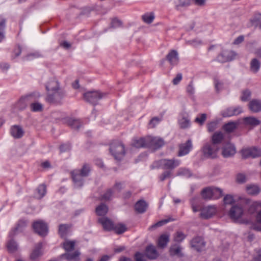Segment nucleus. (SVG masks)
I'll list each match as a JSON object with an SVG mask.
<instances>
[{
	"label": "nucleus",
	"instance_id": "nucleus-1",
	"mask_svg": "<svg viewBox=\"0 0 261 261\" xmlns=\"http://www.w3.org/2000/svg\"><path fill=\"white\" fill-rule=\"evenodd\" d=\"M109 149L112 155L117 161L121 160L125 154L124 146L119 141L112 142Z\"/></svg>",
	"mask_w": 261,
	"mask_h": 261
},
{
	"label": "nucleus",
	"instance_id": "nucleus-2",
	"mask_svg": "<svg viewBox=\"0 0 261 261\" xmlns=\"http://www.w3.org/2000/svg\"><path fill=\"white\" fill-rule=\"evenodd\" d=\"M107 96V93L99 91H88L84 94L85 99L93 105L97 103L98 101Z\"/></svg>",
	"mask_w": 261,
	"mask_h": 261
},
{
	"label": "nucleus",
	"instance_id": "nucleus-3",
	"mask_svg": "<svg viewBox=\"0 0 261 261\" xmlns=\"http://www.w3.org/2000/svg\"><path fill=\"white\" fill-rule=\"evenodd\" d=\"M219 148L218 146H216L212 142H207L203 146L202 151L204 156L213 159L216 157Z\"/></svg>",
	"mask_w": 261,
	"mask_h": 261
},
{
	"label": "nucleus",
	"instance_id": "nucleus-4",
	"mask_svg": "<svg viewBox=\"0 0 261 261\" xmlns=\"http://www.w3.org/2000/svg\"><path fill=\"white\" fill-rule=\"evenodd\" d=\"M64 96V92L60 89H59V90H54L47 93L46 100L50 103H58L61 101Z\"/></svg>",
	"mask_w": 261,
	"mask_h": 261
},
{
	"label": "nucleus",
	"instance_id": "nucleus-5",
	"mask_svg": "<svg viewBox=\"0 0 261 261\" xmlns=\"http://www.w3.org/2000/svg\"><path fill=\"white\" fill-rule=\"evenodd\" d=\"M244 214L243 207L240 205H233L229 210L228 215L233 221H237L241 218Z\"/></svg>",
	"mask_w": 261,
	"mask_h": 261
},
{
	"label": "nucleus",
	"instance_id": "nucleus-6",
	"mask_svg": "<svg viewBox=\"0 0 261 261\" xmlns=\"http://www.w3.org/2000/svg\"><path fill=\"white\" fill-rule=\"evenodd\" d=\"M33 228L41 236H46L48 232L47 224L41 220L35 222L33 224Z\"/></svg>",
	"mask_w": 261,
	"mask_h": 261
},
{
	"label": "nucleus",
	"instance_id": "nucleus-7",
	"mask_svg": "<svg viewBox=\"0 0 261 261\" xmlns=\"http://www.w3.org/2000/svg\"><path fill=\"white\" fill-rule=\"evenodd\" d=\"M147 147L158 149L164 144V140L158 137H147Z\"/></svg>",
	"mask_w": 261,
	"mask_h": 261
},
{
	"label": "nucleus",
	"instance_id": "nucleus-8",
	"mask_svg": "<svg viewBox=\"0 0 261 261\" xmlns=\"http://www.w3.org/2000/svg\"><path fill=\"white\" fill-rule=\"evenodd\" d=\"M74 187L76 188H81L84 183L85 176L82 175L79 170H74L71 172Z\"/></svg>",
	"mask_w": 261,
	"mask_h": 261
},
{
	"label": "nucleus",
	"instance_id": "nucleus-9",
	"mask_svg": "<svg viewBox=\"0 0 261 261\" xmlns=\"http://www.w3.org/2000/svg\"><path fill=\"white\" fill-rule=\"evenodd\" d=\"M191 246L194 250L200 252L204 249L205 243L201 237H196L191 241Z\"/></svg>",
	"mask_w": 261,
	"mask_h": 261
},
{
	"label": "nucleus",
	"instance_id": "nucleus-10",
	"mask_svg": "<svg viewBox=\"0 0 261 261\" xmlns=\"http://www.w3.org/2000/svg\"><path fill=\"white\" fill-rule=\"evenodd\" d=\"M216 212L217 210L215 206H206L201 209L200 217L205 219H209L215 215Z\"/></svg>",
	"mask_w": 261,
	"mask_h": 261
},
{
	"label": "nucleus",
	"instance_id": "nucleus-11",
	"mask_svg": "<svg viewBox=\"0 0 261 261\" xmlns=\"http://www.w3.org/2000/svg\"><path fill=\"white\" fill-rule=\"evenodd\" d=\"M160 163L165 169H172L179 165L180 161L175 159H164L160 160Z\"/></svg>",
	"mask_w": 261,
	"mask_h": 261
},
{
	"label": "nucleus",
	"instance_id": "nucleus-12",
	"mask_svg": "<svg viewBox=\"0 0 261 261\" xmlns=\"http://www.w3.org/2000/svg\"><path fill=\"white\" fill-rule=\"evenodd\" d=\"M242 112V109L241 107H230L221 112V115L223 117H229L238 115Z\"/></svg>",
	"mask_w": 261,
	"mask_h": 261
},
{
	"label": "nucleus",
	"instance_id": "nucleus-13",
	"mask_svg": "<svg viewBox=\"0 0 261 261\" xmlns=\"http://www.w3.org/2000/svg\"><path fill=\"white\" fill-rule=\"evenodd\" d=\"M27 225V221L21 220L18 221L16 226L14 227L9 233V238H13L18 233L22 232Z\"/></svg>",
	"mask_w": 261,
	"mask_h": 261
},
{
	"label": "nucleus",
	"instance_id": "nucleus-14",
	"mask_svg": "<svg viewBox=\"0 0 261 261\" xmlns=\"http://www.w3.org/2000/svg\"><path fill=\"white\" fill-rule=\"evenodd\" d=\"M236 153V149L234 145L227 143L222 148V154L224 158H230Z\"/></svg>",
	"mask_w": 261,
	"mask_h": 261
},
{
	"label": "nucleus",
	"instance_id": "nucleus-15",
	"mask_svg": "<svg viewBox=\"0 0 261 261\" xmlns=\"http://www.w3.org/2000/svg\"><path fill=\"white\" fill-rule=\"evenodd\" d=\"M261 155V149L253 147L252 148L247 149L242 151V155L245 158L250 156L256 158Z\"/></svg>",
	"mask_w": 261,
	"mask_h": 261
},
{
	"label": "nucleus",
	"instance_id": "nucleus-16",
	"mask_svg": "<svg viewBox=\"0 0 261 261\" xmlns=\"http://www.w3.org/2000/svg\"><path fill=\"white\" fill-rule=\"evenodd\" d=\"M42 244L41 242L37 244L30 255V259L33 261H37L43 254L42 251Z\"/></svg>",
	"mask_w": 261,
	"mask_h": 261
},
{
	"label": "nucleus",
	"instance_id": "nucleus-17",
	"mask_svg": "<svg viewBox=\"0 0 261 261\" xmlns=\"http://www.w3.org/2000/svg\"><path fill=\"white\" fill-rule=\"evenodd\" d=\"M98 221L102 226L105 231H110L113 230L114 224L108 218L105 217L99 218Z\"/></svg>",
	"mask_w": 261,
	"mask_h": 261
},
{
	"label": "nucleus",
	"instance_id": "nucleus-18",
	"mask_svg": "<svg viewBox=\"0 0 261 261\" xmlns=\"http://www.w3.org/2000/svg\"><path fill=\"white\" fill-rule=\"evenodd\" d=\"M236 54L232 50L223 51L218 57V60L222 62H225L232 60Z\"/></svg>",
	"mask_w": 261,
	"mask_h": 261
},
{
	"label": "nucleus",
	"instance_id": "nucleus-19",
	"mask_svg": "<svg viewBox=\"0 0 261 261\" xmlns=\"http://www.w3.org/2000/svg\"><path fill=\"white\" fill-rule=\"evenodd\" d=\"M192 148L191 140H188L186 143L181 144L179 146L178 156H182L187 154Z\"/></svg>",
	"mask_w": 261,
	"mask_h": 261
},
{
	"label": "nucleus",
	"instance_id": "nucleus-20",
	"mask_svg": "<svg viewBox=\"0 0 261 261\" xmlns=\"http://www.w3.org/2000/svg\"><path fill=\"white\" fill-rule=\"evenodd\" d=\"M81 253L79 251L76 250L74 252H66L61 255L63 258H65L68 261H79V256Z\"/></svg>",
	"mask_w": 261,
	"mask_h": 261
},
{
	"label": "nucleus",
	"instance_id": "nucleus-21",
	"mask_svg": "<svg viewBox=\"0 0 261 261\" xmlns=\"http://www.w3.org/2000/svg\"><path fill=\"white\" fill-rule=\"evenodd\" d=\"M166 59L171 65H177L179 60L177 51L175 50H171L167 55Z\"/></svg>",
	"mask_w": 261,
	"mask_h": 261
},
{
	"label": "nucleus",
	"instance_id": "nucleus-22",
	"mask_svg": "<svg viewBox=\"0 0 261 261\" xmlns=\"http://www.w3.org/2000/svg\"><path fill=\"white\" fill-rule=\"evenodd\" d=\"M246 203L249 205L248 212L250 214H253L256 211L261 209V202L251 201L249 199L246 200Z\"/></svg>",
	"mask_w": 261,
	"mask_h": 261
},
{
	"label": "nucleus",
	"instance_id": "nucleus-23",
	"mask_svg": "<svg viewBox=\"0 0 261 261\" xmlns=\"http://www.w3.org/2000/svg\"><path fill=\"white\" fill-rule=\"evenodd\" d=\"M45 88L47 93L60 89L58 82L54 78L49 80L45 85Z\"/></svg>",
	"mask_w": 261,
	"mask_h": 261
},
{
	"label": "nucleus",
	"instance_id": "nucleus-24",
	"mask_svg": "<svg viewBox=\"0 0 261 261\" xmlns=\"http://www.w3.org/2000/svg\"><path fill=\"white\" fill-rule=\"evenodd\" d=\"M249 109L253 113L261 111V101L258 99H253L249 103Z\"/></svg>",
	"mask_w": 261,
	"mask_h": 261
},
{
	"label": "nucleus",
	"instance_id": "nucleus-25",
	"mask_svg": "<svg viewBox=\"0 0 261 261\" xmlns=\"http://www.w3.org/2000/svg\"><path fill=\"white\" fill-rule=\"evenodd\" d=\"M191 0H177L175 8L178 11H181L191 5Z\"/></svg>",
	"mask_w": 261,
	"mask_h": 261
},
{
	"label": "nucleus",
	"instance_id": "nucleus-26",
	"mask_svg": "<svg viewBox=\"0 0 261 261\" xmlns=\"http://www.w3.org/2000/svg\"><path fill=\"white\" fill-rule=\"evenodd\" d=\"M41 95L39 92L35 91L27 95L22 96L20 99V101H33L38 99Z\"/></svg>",
	"mask_w": 261,
	"mask_h": 261
},
{
	"label": "nucleus",
	"instance_id": "nucleus-27",
	"mask_svg": "<svg viewBox=\"0 0 261 261\" xmlns=\"http://www.w3.org/2000/svg\"><path fill=\"white\" fill-rule=\"evenodd\" d=\"M170 236L168 233H164L160 236L158 240V246L159 247L164 248L167 245L169 242Z\"/></svg>",
	"mask_w": 261,
	"mask_h": 261
},
{
	"label": "nucleus",
	"instance_id": "nucleus-28",
	"mask_svg": "<svg viewBox=\"0 0 261 261\" xmlns=\"http://www.w3.org/2000/svg\"><path fill=\"white\" fill-rule=\"evenodd\" d=\"M132 145L136 148L147 147V137L134 139Z\"/></svg>",
	"mask_w": 261,
	"mask_h": 261
},
{
	"label": "nucleus",
	"instance_id": "nucleus-29",
	"mask_svg": "<svg viewBox=\"0 0 261 261\" xmlns=\"http://www.w3.org/2000/svg\"><path fill=\"white\" fill-rule=\"evenodd\" d=\"M11 134L14 138L18 139L23 136L24 132L21 127L14 125L11 128Z\"/></svg>",
	"mask_w": 261,
	"mask_h": 261
},
{
	"label": "nucleus",
	"instance_id": "nucleus-30",
	"mask_svg": "<svg viewBox=\"0 0 261 261\" xmlns=\"http://www.w3.org/2000/svg\"><path fill=\"white\" fill-rule=\"evenodd\" d=\"M10 239L7 243V250L10 253H14L17 251L18 245L17 243L13 240V238H10Z\"/></svg>",
	"mask_w": 261,
	"mask_h": 261
},
{
	"label": "nucleus",
	"instance_id": "nucleus-31",
	"mask_svg": "<svg viewBox=\"0 0 261 261\" xmlns=\"http://www.w3.org/2000/svg\"><path fill=\"white\" fill-rule=\"evenodd\" d=\"M147 203L143 200H139L135 204V208L138 213H144L147 208Z\"/></svg>",
	"mask_w": 261,
	"mask_h": 261
},
{
	"label": "nucleus",
	"instance_id": "nucleus-32",
	"mask_svg": "<svg viewBox=\"0 0 261 261\" xmlns=\"http://www.w3.org/2000/svg\"><path fill=\"white\" fill-rule=\"evenodd\" d=\"M223 139V134L221 132H217L213 135L211 142L216 146H218V144H220Z\"/></svg>",
	"mask_w": 261,
	"mask_h": 261
},
{
	"label": "nucleus",
	"instance_id": "nucleus-33",
	"mask_svg": "<svg viewBox=\"0 0 261 261\" xmlns=\"http://www.w3.org/2000/svg\"><path fill=\"white\" fill-rule=\"evenodd\" d=\"M146 255L148 258L153 259L156 258L158 254L155 247L152 245H150L146 249Z\"/></svg>",
	"mask_w": 261,
	"mask_h": 261
},
{
	"label": "nucleus",
	"instance_id": "nucleus-34",
	"mask_svg": "<svg viewBox=\"0 0 261 261\" xmlns=\"http://www.w3.org/2000/svg\"><path fill=\"white\" fill-rule=\"evenodd\" d=\"M70 225L68 224H61L59 227V233L61 237L65 238L69 232Z\"/></svg>",
	"mask_w": 261,
	"mask_h": 261
},
{
	"label": "nucleus",
	"instance_id": "nucleus-35",
	"mask_svg": "<svg viewBox=\"0 0 261 261\" xmlns=\"http://www.w3.org/2000/svg\"><path fill=\"white\" fill-rule=\"evenodd\" d=\"M246 191L249 195H256L259 193L260 189L256 185H249L246 187Z\"/></svg>",
	"mask_w": 261,
	"mask_h": 261
},
{
	"label": "nucleus",
	"instance_id": "nucleus-36",
	"mask_svg": "<svg viewBox=\"0 0 261 261\" xmlns=\"http://www.w3.org/2000/svg\"><path fill=\"white\" fill-rule=\"evenodd\" d=\"M67 124L75 129H79L82 126V123L78 119L69 118L67 121Z\"/></svg>",
	"mask_w": 261,
	"mask_h": 261
},
{
	"label": "nucleus",
	"instance_id": "nucleus-37",
	"mask_svg": "<svg viewBox=\"0 0 261 261\" xmlns=\"http://www.w3.org/2000/svg\"><path fill=\"white\" fill-rule=\"evenodd\" d=\"M36 195L35 196L37 198H42L46 193V188L45 185L42 184L39 185L36 189Z\"/></svg>",
	"mask_w": 261,
	"mask_h": 261
},
{
	"label": "nucleus",
	"instance_id": "nucleus-38",
	"mask_svg": "<svg viewBox=\"0 0 261 261\" xmlns=\"http://www.w3.org/2000/svg\"><path fill=\"white\" fill-rule=\"evenodd\" d=\"M75 244V241L66 240L63 243V246L67 252H70L74 249Z\"/></svg>",
	"mask_w": 261,
	"mask_h": 261
},
{
	"label": "nucleus",
	"instance_id": "nucleus-39",
	"mask_svg": "<svg viewBox=\"0 0 261 261\" xmlns=\"http://www.w3.org/2000/svg\"><path fill=\"white\" fill-rule=\"evenodd\" d=\"M201 195L205 199L213 198L212 187H207L203 189L201 192Z\"/></svg>",
	"mask_w": 261,
	"mask_h": 261
},
{
	"label": "nucleus",
	"instance_id": "nucleus-40",
	"mask_svg": "<svg viewBox=\"0 0 261 261\" xmlns=\"http://www.w3.org/2000/svg\"><path fill=\"white\" fill-rule=\"evenodd\" d=\"M244 123L246 124L251 126H256L259 124L260 121L253 117H247L244 119Z\"/></svg>",
	"mask_w": 261,
	"mask_h": 261
},
{
	"label": "nucleus",
	"instance_id": "nucleus-41",
	"mask_svg": "<svg viewBox=\"0 0 261 261\" xmlns=\"http://www.w3.org/2000/svg\"><path fill=\"white\" fill-rule=\"evenodd\" d=\"M108 211V206L103 203L100 204L96 208V213L98 216H105Z\"/></svg>",
	"mask_w": 261,
	"mask_h": 261
},
{
	"label": "nucleus",
	"instance_id": "nucleus-42",
	"mask_svg": "<svg viewBox=\"0 0 261 261\" xmlns=\"http://www.w3.org/2000/svg\"><path fill=\"white\" fill-rule=\"evenodd\" d=\"M260 63L256 59H253L250 63V70L253 73H256L259 69Z\"/></svg>",
	"mask_w": 261,
	"mask_h": 261
},
{
	"label": "nucleus",
	"instance_id": "nucleus-43",
	"mask_svg": "<svg viewBox=\"0 0 261 261\" xmlns=\"http://www.w3.org/2000/svg\"><path fill=\"white\" fill-rule=\"evenodd\" d=\"M250 22L252 25L255 27H259L261 29V14H255L253 17L250 19Z\"/></svg>",
	"mask_w": 261,
	"mask_h": 261
},
{
	"label": "nucleus",
	"instance_id": "nucleus-44",
	"mask_svg": "<svg viewBox=\"0 0 261 261\" xmlns=\"http://www.w3.org/2000/svg\"><path fill=\"white\" fill-rule=\"evenodd\" d=\"M238 123L234 122H229L224 125L223 129L228 133L232 132L237 126Z\"/></svg>",
	"mask_w": 261,
	"mask_h": 261
},
{
	"label": "nucleus",
	"instance_id": "nucleus-45",
	"mask_svg": "<svg viewBox=\"0 0 261 261\" xmlns=\"http://www.w3.org/2000/svg\"><path fill=\"white\" fill-rule=\"evenodd\" d=\"M6 25V19L0 16V42L4 38V29Z\"/></svg>",
	"mask_w": 261,
	"mask_h": 261
},
{
	"label": "nucleus",
	"instance_id": "nucleus-46",
	"mask_svg": "<svg viewBox=\"0 0 261 261\" xmlns=\"http://www.w3.org/2000/svg\"><path fill=\"white\" fill-rule=\"evenodd\" d=\"M127 230L126 226L123 224H118L114 225L113 230H114L117 234H121Z\"/></svg>",
	"mask_w": 261,
	"mask_h": 261
},
{
	"label": "nucleus",
	"instance_id": "nucleus-47",
	"mask_svg": "<svg viewBox=\"0 0 261 261\" xmlns=\"http://www.w3.org/2000/svg\"><path fill=\"white\" fill-rule=\"evenodd\" d=\"M172 221H173V219H171V218L161 220V221L158 222L157 223L154 224L153 225H151L149 227V229L152 230V229H155L156 228H157L158 227L162 226H163Z\"/></svg>",
	"mask_w": 261,
	"mask_h": 261
},
{
	"label": "nucleus",
	"instance_id": "nucleus-48",
	"mask_svg": "<svg viewBox=\"0 0 261 261\" xmlns=\"http://www.w3.org/2000/svg\"><path fill=\"white\" fill-rule=\"evenodd\" d=\"M30 109L33 112H41L43 110V105L38 102H32L30 105Z\"/></svg>",
	"mask_w": 261,
	"mask_h": 261
},
{
	"label": "nucleus",
	"instance_id": "nucleus-49",
	"mask_svg": "<svg viewBox=\"0 0 261 261\" xmlns=\"http://www.w3.org/2000/svg\"><path fill=\"white\" fill-rule=\"evenodd\" d=\"M142 18L145 23L149 24L153 21L154 15L153 13H146L142 15Z\"/></svg>",
	"mask_w": 261,
	"mask_h": 261
},
{
	"label": "nucleus",
	"instance_id": "nucleus-50",
	"mask_svg": "<svg viewBox=\"0 0 261 261\" xmlns=\"http://www.w3.org/2000/svg\"><path fill=\"white\" fill-rule=\"evenodd\" d=\"M186 236L181 231H178L174 234V241L177 243L182 242Z\"/></svg>",
	"mask_w": 261,
	"mask_h": 261
},
{
	"label": "nucleus",
	"instance_id": "nucleus-51",
	"mask_svg": "<svg viewBox=\"0 0 261 261\" xmlns=\"http://www.w3.org/2000/svg\"><path fill=\"white\" fill-rule=\"evenodd\" d=\"M79 170L83 176L87 177L89 175L91 171V167L88 164H84L82 169Z\"/></svg>",
	"mask_w": 261,
	"mask_h": 261
},
{
	"label": "nucleus",
	"instance_id": "nucleus-52",
	"mask_svg": "<svg viewBox=\"0 0 261 261\" xmlns=\"http://www.w3.org/2000/svg\"><path fill=\"white\" fill-rule=\"evenodd\" d=\"M179 124L182 128H186L190 126V121L187 118L184 117L179 120Z\"/></svg>",
	"mask_w": 261,
	"mask_h": 261
},
{
	"label": "nucleus",
	"instance_id": "nucleus-53",
	"mask_svg": "<svg viewBox=\"0 0 261 261\" xmlns=\"http://www.w3.org/2000/svg\"><path fill=\"white\" fill-rule=\"evenodd\" d=\"M113 192L112 189H109L101 196L102 200L109 201L112 199Z\"/></svg>",
	"mask_w": 261,
	"mask_h": 261
},
{
	"label": "nucleus",
	"instance_id": "nucleus-54",
	"mask_svg": "<svg viewBox=\"0 0 261 261\" xmlns=\"http://www.w3.org/2000/svg\"><path fill=\"white\" fill-rule=\"evenodd\" d=\"M170 251L172 255L182 256L180 247L178 246H176V245H173L170 248Z\"/></svg>",
	"mask_w": 261,
	"mask_h": 261
},
{
	"label": "nucleus",
	"instance_id": "nucleus-55",
	"mask_svg": "<svg viewBox=\"0 0 261 261\" xmlns=\"http://www.w3.org/2000/svg\"><path fill=\"white\" fill-rule=\"evenodd\" d=\"M214 199H218L222 196V190L218 188L212 187Z\"/></svg>",
	"mask_w": 261,
	"mask_h": 261
},
{
	"label": "nucleus",
	"instance_id": "nucleus-56",
	"mask_svg": "<svg viewBox=\"0 0 261 261\" xmlns=\"http://www.w3.org/2000/svg\"><path fill=\"white\" fill-rule=\"evenodd\" d=\"M251 96V92L248 90H245L242 92L241 99L243 101H246L249 99Z\"/></svg>",
	"mask_w": 261,
	"mask_h": 261
},
{
	"label": "nucleus",
	"instance_id": "nucleus-57",
	"mask_svg": "<svg viewBox=\"0 0 261 261\" xmlns=\"http://www.w3.org/2000/svg\"><path fill=\"white\" fill-rule=\"evenodd\" d=\"M233 197L231 195H226L223 199V202L225 204H231L234 202Z\"/></svg>",
	"mask_w": 261,
	"mask_h": 261
},
{
	"label": "nucleus",
	"instance_id": "nucleus-58",
	"mask_svg": "<svg viewBox=\"0 0 261 261\" xmlns=\"http://www.w3.org/2000/svg\"><path fill=\"white\" fill-rule=\"evenodd\" d=\"M206 119V115L205 114H202L199 116L195 118V121L200 125H202Z\"/></svg>",
	"mask_w": 261,
	"mask_h": 261
},
{
	"label": "nucleus",
	"instance_id": "nucleus-59",
	"mask_svg": "<svg viewBox=\"0 0 261 261\" xmlns=\"http://www.w3.org/2000/svg\"><path fill=\"white\" fill-rule=\"evenodd\" d=\"M122 24V23L121 21L117 18H114L111 21V27L112 28H116L121 27Z\"/></svg>",
	"mask_w": 261,
	"mask_h": 261
},
{
	"label": "nucleus",
	"instance_id": "nucleus-60",
	"mask_svg": "<svg viewBox=\"0 0 261 261\" xmlns=\"http://www.w3.org/2000/svg\"><path fill=\"white\" fill-rule=\"evenodd\" d=\"M178 175H184L187 177L191 176V172L189 170L185 168H180L177 172Z\"/></svg>",
	"mask_w": 261,
	"mask_h": 261
},
{
	"label": "nucleus",
	"instance_id": "nucleus-61",
	"mask_svg": "<svg viewBox=\"0 0 261 261\" xmlns=\"http://www.w3.org/2000/svg\"><path fill=\"white\" fill-rule=\"evenodd\" d=\"M42 55L39 53H34L28 54L25 57L26 60H31L35 58L41 57Z\"/></svg>",
	"mask_w": 261,
	"mask_h": 261
},
{
	"label": "nucleus",
	"instance_id": "nucleus-62",
	"mask_svg": "<svg viewBox=\"0 0 261 261\" xmlns=\"http://www.w3.org/2000/svg\"><path fill=\"white\" fill-rule=\"evenodd\" d=\"M216 90L217 92L220 91L223 88V83L218 79L214 80Z\"/></svg>",
	"mask_w": 261,
	"mask_h": 261
},
{
	"label": "nucleus",
	"instance_id": "nucleus-63",
	"mask_svg": "<svg viewBox=\"0 0 261 261\" xmlns=\"http://www.w3.org/2000/svg\"><path fill=\"white\" fill-rule=\"evenodd\" d=\"M135 259L136 261H146L145 255L138 252L135 254Z\"/></svg>",
	"mask_w": 261,
	"mask_h": 261
},
{
	"label": "nucleus",
	"instance_id": "nucleus-64",
	"mask_svg": "<svg viewBox=\"0 0 261 261\" xmlns=\"http://www.w3.org/2000/svg\"><path fill=\"white\" fill-rule=\"evenodd\" d=\"M217 126V123L215 121H212L207 124V130L209 132H214Z\"/></svg>",
	"mask_w": 261,
	"mask_h": 261
}]
</instances>
